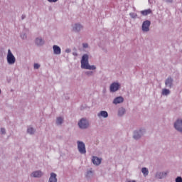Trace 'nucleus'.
I'll return each instance as SVG.
<instances>
[{
    "label": "nucleus",
    "mask_w": 182,
    "mask_h": 182,
    "mask_svg": "<svg viewBox=\"0 0 182 182\" xmlns=\"http://www.w3.org/2000/svg\"><path fill=\"white\" fill-rule=\"evenodd\" d=\"M129 16H131V18H132L133 19H136V18H137V14L136 13H130Z\"/></svg>",
    "instance_id": "26"
},
{
    "label": "nucleus",
    "mask_w": 182,
    "mask_h": 182,
    "mask_svg": "<svg viewBox=\"0 0 182 182\" xmlns=\"http://www.w3.org/2000/svg\"><path fill=\"white\" fill-rule=\"evenodd\" d=\"M92 161L95 166H100L102 164V159L97 156H92Z\"/></svg>",
    "instance_id": "15"
},
{
    "label": "nucleus",
    "mask_w": 182,
    "mask_h": 182,
    "mask_svg": "<svg viewBox=\"0 0 182 182\" xmlns=\"http://www.w3.org/2000/svg\"><path fill=\"white\" fill-rule=\"evenodd\" d=\"M25 18H26V16L25 14H23V15L21 16V19H22V21H23V19H25Z\"/></svg>",
    "instance_id": "35"
},
{
    "label": "nucleus",
    "mask_w": 182,
    "mask_h": 182,
    "mask_svg": "<svg viewBox=\"0 0 182 182\" xmlns=\"http://www.w3.org/2000/svg\"><path fill=\"white\" fill-rule=\"evenodd\" d=\"M176 182H182V178L181 176H178L176 180H175Z\"/></svg>",
    "instance_id": "30"
},
{
    "label": "nucleus",
    "mask_w": 182,
    "mask_h": 182,
    "mask_svg": "<svg viewBox=\"0 0 182 182\" xmlns=\"http://www.w3.org/2000/svg\"><path fill=\"white\" fill-rule=\"evenodd\" d=\"M167 174H168V171H157L155 173V178L157 180H163V178L167 177Z\"/></svg>",
    "instance_id": "7"
},
{
    "label": "nucleus",
    "mask_w": 182,
    "mask_h": 182,
    "mask_svg": "<svg viewBox=\"0 0 182 182\" xmlns=\"http://www.w3.org/2000/svg\"><path fill=\"white\" fill-rule=\"evenodd\" d=\"M73 56H77V53L73 52Z\"/></svg>",
    "instance_id": "36"
},
{
    "label": "nucleus",
    "mask_w": 182,
    "mask_h": 182,
    "mask_svg": "<svg viewBox=\"0 0 182 182\" xmlns=\"http://www.w3.org/2000/svg\"><path fill=\"white\" fill-rule=\"evenodd\" d=\"M34 43L36 46H43L45 45V40L42 37H37L34 40Z\"/></svg>",
    "instance_id": "13"
},
{
    "label": "nucleus",
    "mask_w": 182,
    "mask_h": 182,
    "mask_svg": "<svg viewBox=\"0 0 182 182\" xmlns=\"http://www.w3.org/2000/svg\"><path fill=\"white\" fill-rule=\"evenodd\" d=\"M174 128L180 133H182V119H178L176 120V122L174 123Z\"/></svg>",
    "instance_id": "11"
},
{
    "label": "nucleus",
    "mask_w": 182,
    "mask_h": 182,
    "mask_svg": "<svg viewBox=\"0 0 182 182\" xmlns=\"http://www.w3.org/2000/svg\"><path fill=\"white\" fill-rule=\"evenodd\" d=\"M98 117H104V119H107L109 117V113L107 111H101L97 114Z\"/></svg>",
    "instance_id": "19"
},
{
    "label": "nucleus",
    "mask_w": 182,
    "mask_h": 182,
    "mask_svg": "<svg viewBox=\"0 0 182 182\" xmlns=\"http://www.w3.org/2000/svg\"><path fill=\"white\" fill-rule=\"evenodd\" d=\"M71 52H72V50H70V48L65 49V53H70Z\"/></svg>",
    "instance_id": "33"
},
{
    "label": "nucleus",
    "mask_w": 182,
    "mask_h": 182,
    "mask_svg": "<svg viewBox=\"0 0 182 182\" xmlns=\"http://www.w3.org/2000/svg\"><path fill=\"white\" fill-rule=\"evenodd\" d=\"M150 25L151 22L149 20H146L142 23L141 29L143 32H149L150 31Z\"/></svg>",
    "instance_id": "6"
},
{
    "label": "nucleus",
    "mask_w": 182,
    "mask_h": 182,
    "mask_svg": "<svg viewBox=\"0 0 182 182\" xmlns=\"http://www.w3.org/2000/svg\"><path fill=\"white\" fill-rule=\"evenodd\" d=\"M128 182H136V181H129Z\"/></svg>",
    "instance_id": "37"
},
{
    "label": "nucleus",
    "mask_w": 182,
    "mask_h": 182,
    "mask_svg": "<svg viewBox=\"0 0 182 182\" xmlns=\"http://www.w3.org/2000/svg\"><path fill=\"white\" fill-rule=\"evenodd\" d=\"M0 95H1V89H0Z\"/></svg>",
    "instance_id": "38"
},
{
    "label": "nucleus",
    "mask_w": 182,
    "mask_h": 182,
    "mask_svg": "<svg viewBox=\"0 0 182 182\" xmlns=\"http://www.w3.org/2000/svg\"><path fill=\"white\" fill-rule=\"evenodd\" d=\"M146 134V129L141 128L134 132L133 139L134 140H140L141 137H143Z\"/></svg>",
    "instance_id": "3"
},
{
    "label": "nucleus",
    "mask_w": 182,
    "mask_h": 182,
    "mask_svg": "<svg viewBox=\"0 0 182 182\" xmlns=\"http://www.w3.org/2000/svg\"><path fill=\"white\" fill-rule=\"evenodd\" d=\"M73 28V32H75V33H78V32H80L83 29V26L79 23H74L72 26Z\"/></svg>",
    "instance_id": "10"
},
{
    "label": "nucleus",
    "mask_w": 182,
    "mask_h": 182,
    "mask_svg": "<svg viewBox=\"0 0 182 182\" xmlns=\"http://www.w3.org/2000/svg\"><path fill=\"white\" fill-rule=\"evenodd\" d=\"M64 118L63 117H58L55 119V124L57 126H62L63 124Z\"/></svg>",
    "instance_id": "20"
},
{
    "label": "nucleus",
    "mask_w": 182,
    "mask_h": 182,
    "mask_svg": "<svg viewBox=\"0 0 182 182\" xmlns=\"http://www.w3.org/2000/svg\"><path fill=\"white\" fill-rule=\"evenodd\" d=\"M6 59L9 65H14L16 62V58H15V55H14L10 49L8 50Z\"/></svg>",
    "instance_id": "4"
},
{
    "label": "nucleus",
    "mask_w": 182,
    "mask_h": 182,
    "mask_svg": "<svg viewBox=\"0 0 182 182\" xmlns=\"http://www.w3.org/2000/svg\"><path fill=\"white\" fill-rule=\"evenodd\" d=\"M126 113V109L124 107H120L118 109V116L119 117H122V116H124Z\"/></svg>",
    "instance_id": "21"
},
{
    "label": "nucleus",
    "mask_w": 182,
    "mask_h": 182,
    "mask_svg": "<svg viewBox=\"0 0 182 182\" xmlns=\"http://www.w3.org/2000/svg\"><path fill=\"white\" fill-rule=\"evenodd\" d=\"M77 150L80 154H86V145L82 141H77Z\"/></svg>",
    "instance_id": "5"
},
{
    "label": "nucleus",
    "mask_w": 182,
    "mask_h": 182,
    "mask_svg": "<svg viewBox=\"0 0 182 182\" xmlns=\"http://www.w3.org/2000/svg\"><path fill=\"white\" fill-rule=\"evenodd\" d=\"M141 173L144 176V177H146V176H149V169L146 167H144L141 168Z\"/></svg>",
    "instance_id": "24"
},
{
    "label": "nucleus",
    "mask_w": 182,
    "mask_h": 182,
    "mask_svg": "<svg viewBox=\"0 0 182 182\" xmlns=\"http://www.w3.org/2000/svg\"><path fill=\"white\" fill-rule=\"evenodd\" d=\"M31 177H33V178H41V177H42V176H43V172H42V171H33L31 173Z\"/></svg>",
    "instance_id": "12"
},
{
    "label": "nucleus",
    "mask_w": 182,
    "mask_h": 182,
    "mask_svg": "<svg viewBox=\"0 0 182 182\" xmlns=\"http://www.w3.org/2000/svg\"><path fill=\"white\" fill-rule=\"evenodd\" d=\"M1 134H6V130L5 129V128L1 129Z\"/></svg>",
    "instance_id": "31"
},
{
    "label": "nucleus",
    "mask_w": 182,
    "mask_h": 182,
    "mask_svg": "<svg viewBox=\"0 0 182 182\" xmlns=\"http://www.w3.org/2000/svg\"><path fill=\"white\" fill-rule=\"evenodd\" d=\"M174 83V79L171 76L168 77L167 79L165 80V86L168 87V89H171L173 87Z\"/></svg>",
    "instance_id": "8"
},
{
    "label": "nucleus",
    "mask_w": 182,
    "mask_h": 182,
    "mask_svg": "<svg viewBox=\"0 0 182 182\" xmlns=\"http://www.w3.org/2000/svg\"><path fill=\"white\" fill-rule=\"evenodd\" d=\"M85 74L87 75V76H93V71H86L85 73Z\"/></svg>",
    "instance_id": "28"
},
{
    "label": "nucleus",
    "mask_w": 182,
    "mask_h": 182,
    "mask_svg": "<svg viewBox=\"0 0 182 182\" xmlns=\"http://www.w3.org/2000/svg\"><path fill=\"white\" fill-rule=\"evenodd\" d=\"M93 176H95V173L92 171V168L90 170L87 171L85 173V178H87V180H92V178H93Z\"/></svg>",
    "instance_id": "18"
},
{
    "label": "nucleus",
    "mask_w": 182,
    "mask_h": 182,
    "mask_svg": "<svg viewBox=\"0 0 182 182\" xmlns=\"http://www.w3.org/2000/svg\"><path fill=\"white\" fill-rule=\"evenodd\" d=\"M78 127L82 130H86L90 127V122L86 118H82L78 121Z\"/></svg>",
    "instance_id": "2"
},
{
    "label": "nucleus",
    "mask_w": 182,
    "mask_h": 182,
    "mask_svg": "<svg viewBox=\"0 0 182 182\" xmlns=\"http://www.w3.org/2000/svg\"><path fill=\"white\" fill-rule=\"evenodd\" d=\"M21 39H23V40H26V39H28V36L26 35V33H22V34H21Z\"/></svg>",
    "instance_id": "27"
},
{
    "label": "nucleus",
    "mask_w": 182,
    "mask_h": 182,
    "mask_svg": "<svg viewBox=\"0 0 182 182\" xmlns=\"http://www.w3.org/2000/svg\"><path fill=\"white\" fill-rule=\"evenodd\" d=\"M171 92L170 90L167 88H164L161 92V95L162 96H168L170 95Z\"/></svg>",
    "instance_id": "22"
},
{
    "label": "nucleus",
    "mask_w": 182,
    "mask_h": 182,
    "mask_svg": "<svg viewBox=\"0 0 182 182\" xmlns=\"http://www.w3.org/2000/svg\"><path fill=\"white\" fill-rule=\"evenodd\" d=\"M48 182H58V175L53 172L50 174Z\"/></svg>",
    "instance_id": "17"
},
{
    "label": "nucleus",
    "mask_w": 182,
    "mask_h": 182,
    "mask_svg": "<svg viewBox=\"0 0 182 182\" xmlns=\"http://www.w3.org/2000/svg\"><path fill=\"white\" fill-rule=\"evenodd\" d=\"M39 68H41V65H39L38 63H34L33 65L34 69H39Z\"/></svg>",
    "instance_id": "29"
},
{
    "label": "nucleus",
    "mask_w": 182,
    "mask_h": 182,
    "mask_svg": "<svg viewBox=\"0 0 182 182\" xmlns=\"http://www.w3.org/2000/svg\"><path fill=\"white\" fill-rule=\"evenodd\" d=\"M123 102H124V98H123V97L122 96H119V97H115L113 100L112 103L113 105H120V103H123Z\"/></svg>",
    "instance_id": "14"
},
{
    "label": "nucleus",
    "mask_w": 182,
    "mask_h": 182,
    "mask_svg": "<svg viewBox=\"0 0 182 182\" xmlns=\"http://www.w3.org/2000/svg\"><path fill=\"white\" fill-rule=\"evenodd\" d=\"M164 2H167L168 4H171L173 2V0H163Z\"/></svg>",
    "instance_id": "34"
},
{
    "label": "nucleus",
    "mask_w": 182,
    "mask_h": 182,
    "mask_svg": "<svg viewBox=\"0 0 182 182\" xmlns=\"http://www.w3.org/2000/svg\"><path fill=\"white\" fill-rule=\"evenodd\" d=\"M81 69H85L87 70H96L95 65H90L89 64V55L84 54L81 58Z\"/></svg>",
    "instance_id": "1"
},
{
    "label": "nucleus",
    "mask_w": 182,
    "mask_h": 182,
    "mask_svg": "<svg viewBox=\"0 0 182 182\" xmlns=\"http://www.w3.org/2000/svg\"><path fill=\"white\" fill-rule=\"evenodd\" d=\"M82 47L84 48V49H86V48H89V44H87V43H83V44H82Z\"/></svg>",
    "instance_id": "32"
},
{
    "label": "nucleus",
    "mask_w": 182,
    "mask_h": 182,
    "mask_svg": "<svg viewBox=\"0 0 182 182\" xmlns=\"http://www.w3.org/2000/svg\"><path fill=\"white\" fill-rule=\"evenodd\" d=\"M120 89V84L119 82H112L109 86V90L111 93H114Z\"/></svg>",
    "instance_id": "9"
},
{
    "label": "nucleus",
    "mask_w": 182,
    "mask_h": 182,
    "mask_svg": "<svg viewBox=\"0 0 182 182\" xmlns=\"http://www.w3.org/2000/svg\"><path fill=\"white\" fill-rule=\"evenodd\" d=\"M27 133H28V134H35V129H33V127H29L27 129Z\"/></svg>",
    "instance_id": "25"
},
{
    "label": "nucleus",
    "mask_w": 182,
    "mask_h": 182,
    "mask_svg": "<svg viewBox=\"0 0 182 182\" xmlns=\"http://www.w3.org/2000/svg\"><path fill=\"white\" fill-rule=\"evenodd\" d=\"M53 50L54 55H60L62 53V49L57 45L53 46Z\"/></svg>",
    "instance_id": "16"
},
{
    "label": "nucleus",
    "mask_w": 182,
    "mask_h": 182,
    "mask_svg": "<svg viewBox=\"0 0 182 182\" xmlns=\"http://www.w3.org/2000/svg\"><path fill=\"white\" fill-rule=\"evenodd\" d=\"M141 14L144 16H147V15H150V14H151V9H146V10L141 11Z\"/></svg>",
    "instance_id": "23"
}]
</instances>
